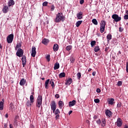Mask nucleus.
Masks as SVG:
<instances>
[{
  "label": "nucleus",
  "mask_w": 128,
  "mask_h": 128,
  "mask_svg": "<svg viewBox=\"0 0 128 128\" xmlns=\"http://www.w3.org/2000/svg\"><path fill=\"white\" fill-rule=\"evenodd\" d=\"M65 20L66 17L62 15V13L60 12L56 14L54 22H64Z\"/></svg>",
  "instance_id": "1"
},
{
  "label": "nucleus",
  "mask_w": 128,
  "mask_h": 128,
  "mask_svg": "<svg viewBox=\"0 0 128 128\" xmlns=\"http://www.w3.org/2000/svg\"><path fill=\"white\" fill-rule=\"evenodd\" d=\"M42 104V96H39L37 98L36 106L40 108Z\"/></svg>",
  "instance_id": "2"
},
{
  "label": "nucleus",
  "mask_w": 128,
  "mask_h": 128,
  "mask_svg": "<svg viewBox=\"0 0 128 128\" xmlns=\"http://www.w3.org/2000/svg\"><path fill=\"white\" fill-rule=\"evenodd\" d=\"M106 24V22L104 20L101 21V22L100 23V32H102H102H104Z\"/></svg>",
  "instance_id": "3"
},
{
  "label": "nucleus",
  "mask_w": 128,
  "mask_h": 128,
  "mask_svg": "<svg viewBox=\"0 0 128 128\" xmlns=\"http://www.w3.org/2000/svg\"><path fill=\"white\" fill-rule=\"evenodd\" d=\"M48 84H51V86H52V88H54V81H52V80L50 81V79H48L45 82L44 86L46 88H48Z\"/></svg>",
  "instance_id": "4"
},
{
  "label": "nucleus",
  "mask_w": 128,
  "mask_h": 128,
  "mask_svg": "<svg viewBox=\"0 0 128 128\" xmlns=\"http://www.w3.org/2000/svg\"><path fill=\"white\" fill-rule=\"evenodd\" d=\"M112 18L114 20V22H118L121 20L122 18L116 14H114L112 15Z\"/></svg>",
  "instance_id": "5"
},
{
  "label": "nucleus",
  "mask_w": 128,
  "mask_h": 128,
  "mask_svg": "<svg viewBox=\"0 0 128 128\" xmlns=\"http://www.w3.org/2000/svg\"><path fill=\"white\" fill-rule=\"evenodd\" d=\"M7 42L8 44H12L14 40V34H9L6 38Z\"/></svg>",
  "instance_id": "6"
},
{
  "label": "nucleus",
  "mask_w": 128,
  "mask_h": 128,
  "mask_svg": "<svg viewBox=\"0 0 128 128\" xmlns=\"http://www.w3.org/2000/svg\"><path fill=\"white\" fill-rule=\"evenodd\" d=\"M50 106L54 114V112H56V102L52 101Z\"/></svg>",
  "instance_id": "7"
},
{
  "label": "nucleus",
  "mask_w": 128,
  "mask_h": 128,
  "mask_svg": "<svg viewBox=\"0 0 128 128\" xmlns=\"http://www.w3.org/2000/svg\"><path fill=\"white\" fill-rule=\"evenodd\" d=\"M16 56L19 58H22L24 56V50L22 48H18L16 53Z\"/></svg>",
  "instance_id": "8"
},
{
  "label": "nucleus",
  "mask_w": 128,
  "mask_h": 128,
  "mask_svg": "<svg viewBox=\"0 0 128 128\" xmlns=\"http://www.w3.org/2000/svg\"><path fill=\"white\" fill-rule=\"evenodd\" d=\"M116 124L118 128H120V126H122V120L120 118H118Z\"/></svg>",
  "instance_id": "9"
},
{
  "label": "nucleus",
  "mask_w": 128,
  "mask_h": 128,
  "mask_svg": "<svg viewBox=\"0 0 128 128\" xmlns=\"http://www.w3.org/2000/svg\"><path fill=\"white\" fill-rule=\"evenodd\" d=\"M36 48L34 46H32L31 56L32 58H34L36 56Z\"/></svg>",
  "instance_id": "10"
},
{
  "label": "nucleus",
  "mask_w": 128,
  "mask_h": 128,
  "mask_svg": "<svg viewBox=\"0 0 128 128\" xmlns=\"http://www.w3.org/2000/svg\"><path fill=\"white\" fill-rule=\"evenodd\" d=\"M22 64L23 66V68H24V66L26 64V56H23L22 58Z\"/></svg>",
  "instance_id": "11"
},
{
  "label": "nucleus",
  "mask_w": 128,
  "mask_h": 128,
  "mask_svg": "<svg viewBox=\"0 0 128 128\" xmlns=\"http://www.w3.org/2000/svg\"><path fill=\"white\" fill-rule=\"evenodd\" d=\"M82 16H83L82 12H80L77 13L76 17H77L78 20H82Z\"/></svg>",
  "instance_id": "12"
},
{
  "label": "nucleus",
  "mask_w": 128,
  "mask_h": 128,
  "mask_svg": "<svg viewBox=\"0 0 128 128\" xmlns=\"http://www.w3.org/2000/svg\"><path fill=\"white\" fill-rule=\"evenodd\" d=\"M106 116H108V118H110V116H112V112H111L110 110H108L106 111Z\"/></svg>",
  "instance_id": "13"
},
{
  "label": "nucleus",
  "mask_w": 128,
  "mask_h": 128,
  "mask_svg": "<svg viewBox=\"0 0 128 128\" xmlns=\"http://www.w3.org/2000/svg\"><path fill=\"white\" fill-rule=\"evenodd\" d=\"M76 100H74L69 102L68 106L70 107L74 106H76Z\"/></svg>",
  "instance_id": "14"
},
{
  "label": "nucleus",
  "mask_w": 128,
  "mask_h": 128,
  "mask_svg": "<svg viewBox=\"0 0 128 128\" xmlns=\"http://www.w3.org/2000/svg\"><path fill=\"white\" fill-rule=\"evenodd\" d=\"M72 82V78H69L66 80L65 84H66V86H70Z\"/></svg>",
  "instance_id": "15"
},
{
  "label": "nucleus",
  "mask_w": 128,
  "mask_h": 128,
  "mask_svg": "<svg viewBox=\"0 0 128 128\" xmlns=\"http://www.w3.org/2000/svg\"><path fill=\"white\" fill-rule=\"evenodd\" d=\"M2 12H4V14H6V12H8V6H4V7L2 9Z\"/></svg>",
  "instance_id": "16"
},
{
  "label": "nucleus",
  "mask_w": 128,
  "mask_h": 128,
  "mask_svg": "<svg viewBox=\"0 0 128 128\" xmlns=\"http://www.w3.org/2000/svg\"><path fill=\"white\" fill-rule=\"evenodd\" d=\"M26 80H24V78H22L20 82V86H24L26 84Z\"/></svg>",
  "instance_id": "17"
},
{
  "label": "nucleus",
  "mask_w": 128,
  "mask_h": 128,
  "mask_svg": "<svg viewBox=\"0 0 128 128\" xmlns=\"http://www.w3.org/2000/svg\"><path fill=\"white\" fill-rule=\"evenodd\" d=\"M53 50L54 52H58V44H54Z\"/></svg>",
  "instance_id": "18"
},
{
  "label": "nucleus",
  "mask_w": 128,
  "mask_h": 128,
  "mask_svg": "<svg viewBox=\"0 0 128 128\" xmlns=\"http://www.w3.org/2000/svg\"><path fill=\"white\" fill-rule=\"evenodd\" d=\"M114 98H111L108 100V104H109L112 105L114 104Z\"/></svg>",
  "instance_id": "19"
},
{
  "label": "nucleus",
  "mask_w": 128,
  "mask_h": 128,
  "mask_svg": "<svg viewBox=\"0 0 128 128\" xmlns=\"http://www.w3.org/2000/svg\"><path fill=\"white\" fill-rule=\"evenodd\" d=\"M58 106H59V108H62V106H64V102H62V100H60L58 102Z\"/></svg>",
  "instance_id": "20"
},
{
  "label": "nucleus",
  "mask_w": 128,
  "mask_h": 128,
  "mask_svg": "<svg viewBox=\"0 0 128 128\" xmlns=\"http://www.w3.org/2000/svg\"><path fill=\"white\" fill-rule=\"evenodd\" d=\"M14 0H10L8 2V6H14Z\"/></svg>",
  "instance_id": "21"
},
{
  "label": "nucleus",
  "mask_w": 128,
  "mask_h": 128,
  "mask_svg": "<svg viewBox=\"0 0 128 128\" xmlns=\"http://www.w3.org/2000/svg\"><path fill=\"white\" fill-rule=\"evenodd\" d=\"M106 118L102 119V126L103 128H104V126H106Z\"/></svg>",
  "instance_id": "22"
},
{
  "label": "nucleus",
  "mask_w": 128,
  "mask_h": 128,
  "mask_svg": "<svg viewBox=\"0 0 128 128\" xmlns=\"http://www.w3.org/2000/svg\"><path fill=\"white\" fill-rule=\"evenodd\" d=\"M54 70H58V68H60V64L56 62L54 64Z\"/></svg>",
  "instance_id": "23"
},
{
  "label": "nucleus",
  "mask_w": 128,
  "mask_h": 128,
  "mask_svg": "<svg viewBox=\"0 0 128 128\" xmlns=\"http://www.w3.org/2000/svg\"><path fill=\"white\" fill-rule=\"evenodd\" d=\"M48 40L46 38H44L43 40H42V43L44 44H48Z\"/></svg>",
  "instance_id": "24"
},
{
  "label": "nucleus",
  "mask_w": 128,
  "mask_h": 128,
  "mask_svg": "<svg viewBox=\"0 0 128 128\" xmlns=\"http://www.w3.org/2000/svg\"><path fill=\"white\" fill-rule=\"evenodd\" d=\"M82 20H78L76 22V26L78 28L80 24H82Z\"/></svg>",
  "instance_id": "25"
},
{
  "label": "nucleus",
  "mask_w": 128,
  "mask_h": 128,
  "mask_svg": "<svg viewBox=\"0 0 128 128\" xmlns=\"http://www.w3.org/2000/svg\"><path fill=\"white\" fill-rule=\"evenodd\" d=\"M30 102H32V104H34V96L32 95L30 96Z\"/></svg>",
  "instance_id": "26"
},
{
  "label": "nucleus",
  "mask_w": 128,
  "mask_h": 128,
  "mask_svg": "<svg viewBox=\"0 0 128 128\" xmlns=\"http://www.w3.org/2000/svg\"><path fill=\"white\" fill-rule=\"evenodd\" d=\"M66 76V73L64 72H61L59 74V78H64Z\"/></svg>",
  "instance_id": "27"
},
{
  "label": "nucleus",
  "mask_w": 128,
  "mask_h": 128,
  "mask_svg": "<svg viewBox=\"0 0 128 128\" xmlns=\"http://www.w3.org/2000/svg\"><path fill=\"white\" fill-rule=\"evenodd\" d=\"M4 110V102H0V110Z\"/></svg>",
  "instance_id": "28"
},
{
  "label": "nucleus",
  "mask_w": 128,
  "mask_h": 128,
  "mask_svg": "<svg viewBox=\"0 0 128 128\" xmlns=\"http://www.w3.org/2000/svg\"><path fill=\"white\" fill-rule=\"evenodd\" d=\"M92 22L94 24H95V26H98V20L94 18L92 20Z\"/></svg>",
  "instance_id": "29"
},
{
  "label": "nucleus",
  "mask_w": 128,
  "mask_h": 128,
  "mask_svg": "<svg viewBox=\"0 0 128 128\" xmlns=\"http://www.w3.org/2000/svg\"><path fill=\"white\" fill-rule=\"evenodd\" d=\"M22 48V44L20 43L17 44L16 47L15 48L16 50H18V48Z\"/></svg>",
  "instance_id": "30"
},
{
  "label": "nucleus",
  "mask_w": 128,
  "mask_h": 128,
  "mask_svg": "<svg viewBox=\"0 0 128 128\" xmlns=\"http://www.w3.org/2000/svg\"><path fill=\"white\" fill-rule=\"evenodd\" d=\"M96 40H92L90 42V44H91L92 48H94V46H96Z\"/></svg>",
  "instance_id": "31"
},
{
  "label": "nucleus",
  "mask_w": 128,
  "mask_h": 128,
  "mask_svg": "<svg viewBox=\"0 0 128 128\" xmlns=\"http://www.w3.org/2000/svg\"><path fill=\"white\" fill-rule=\"evenodd\" d=\"M32 103L30 101L28 100L27 102H26V105L27 106H32Z\"/></svg>",
  "instance_id": "32"
},
{
  "label": "nucleus",
  "mask_w": 128,
  "mask_h": 128,
  "mask_svg": "<svg viewBox=\"0 0 128 128\" xmlns=\"http://www.w3.org/2000/svg\"><path fill=\"white\" fill-rule=\"evenodd\" d=\"M99 50H100V47L98 46H95V48H94V51L96 52H98Z\"/></svg>",
  "instance_id": "33"
},
{
  "label": "nucleus",
  "mask_w": 128,
  "mask_h": 128,
  "mask_svg": "<svg viewBox=\"0 0 128 128\" xmlns=\"http://www.w3.org/2000/svg\"><path fill=\"white\" fill-rule=\"evenodd\" d=\"M14 104H12V102H11L10 104V110H14Z\"/></svg>",
  "instance_id": "34"
},
{
  "label": "nucleus",
  "mask_w": 128,
  "mask_h": 128,
  "mask_svg": "<svg viewBox=\"0 0 128 128\" xmlns=\"http://www.w3.org/2000/svg\"><path fill=\"white\" fill-rule=\"evenodd\" d=\"M60 114V110L57 108L56 110V111H54V114L58 115V114Z\"/></svg>",
  "instance_id": "35"
},
{
  "label": "nucleus",
  "mask_w": 128,
  "mask_h": 128,
  "mask_svg": "<svg viewBox=\"0 0 128 128\" xmlns=\"http://www.w3.org/2000/svg\"><path fill=\"white\" fill-rule=\"evenodd\" d=\"M72 48V46H68L66 47V50L68 51V50H70Z\"/></svg>",
  "instance_id": "36"
},
{
  "label": "nucleus",
  "mask_w": 128,
  "mask_h": 128,
  "mask_svg": "<svg viewBox=\"0 0 128 128\" xmlns=\"http://www.w3.org/2000/svg\"><path fill=\"white\" fill-rule=\"evenodd\" d=\"M106 38L108 40H112V34H108L106 36Z\"/></svg>",
  "instance_id": "37"
},
{
  "label": "nucleus",
  "mask_w": 128,
  "mask_h": 128,
  "mask_svg": "<svg viewBox=\"0 0 128 128\" xmlns=\"http://www.w3.org/2000/svg\"><path fill=\"white\" fill-rule=\"evenodd\" d=\"M46 59L48 62H50V56L47 55L46 56Z\"/></svg>",
  "instance_id": "38"
},
{
  "label": "nucleus",
  "mask_w": 128,
  "mask_h": 128,
  "mask_svg": "<svg viewBox=\"0 0 128 128\" xmlns=\"http://www.w3.org/2000/svg\"><path fill=\"white\" fill-rule=\"evenodd\" d=\"M76 75L78 80H80V78L82 76V74H80V72H78Z\"/></svg>",
  "instance_id": "39"
},
{
  "label": "nucleus",
  "mask_w": 128,
  "mask_h": 128,
  "mask_svg": "<svg viewBox=\"0 0 128 128\" xmlns=\"http://www.w3.org/2000/svg\"><path fill=\"white\" fill-rule=\"evenodd\" d=\"M118 86H122V81H118Z\"/></svg>",
  "instance_id": "40"
},
{
  "label": "nucleus",
  "mask_w": 128,
  "mask_h": 128,
  "mask_svg": "<svg viewBox=\"0 0 128 128\" xmlns=\"http://www.w3.org/2000/svg\"><path fill=\"white\" fill-rule=\"evenodd\" d=\"M48 2H44L42 4L43 6H48Z\"/></svg>",
  "instance_id": "41"
},
{
  "label": "nucleus",
  "mask_w": 128,
  "mask_h": 128,
  "mask_svg": "<svg viewBox=\"0 0 128 128\" xmlns=\"http://www.w3.org/2000/svg\"><path fill=\"white\" fill-rule=\"evenodd\" d=\"M70 60L71 62H72V63L74 62V60H75L74 58L72 57V58H70Z\"/></svg>",
  "instance_id": "42"
},
{
  "label": "nucleus",
  "mask_w": 128,
  "mask_h": 128,
  "mask_svg": "<svg viewBox=\"0 0 128 128\" xmlns=\"http://www.w3.org/2000/svg\"><path fill=\"white\" fill-rule=\"evenodd\" d=\"M94 102H96V104H98V102H100V99H98V98L95 99L94 100Z\"/></svg>",
  "instance_id": "43"
},
{
  "label": "nucleus",
  "mask_w": 128,
  "mask_h": 128,
  "mask_svg": "<svg viewBox=\"0 0 128 128\" xmlns=\"http://www.w3.org/2000/svg\"><path fill=\"white\" fill-rule=\"evenodd\" d=\"M54 8H55L54 6L52 5V6H51V10H52V12L54 11Z\"/></svg>",
  "instance_id": "44"
},
{
  "label": "nucleus",
  "mask_w": 128,
  "mask_h": 128,
  "mask_svg": "<svg viewBox=\"0 0 128 128\" xmlns=\"http://www.w3.org/2000/svg\"><path fill=\"white\" fill-rule=\"evenodd\" d=\"M124 20H128V14H126L124 16Z\"/></svg>",
  "instance_id": "45"
},
{
  "label": "nucleus",
  "mask_w": 128,
  "mask_h": 128,
  "mask_svg": "<svg viewBox=\"0 0 128 128\" xmlns=\"http://www.w3.org/2000/svg\"><path fill=\"white\" fill-rule=\"evenodd\" d=\"M120 106H122V103L119 102L117 104V107L118 108H120Z\"/></svg>",
  "instance_id": "46"
},
{
  "label": "nucleus",
  "mask_w": 128,
  "mask_h": 128,
  "mask_svg": "<svg viewBox=\"0 0 128 128\" xmlns=\"http://www.w3.org/2000/svg\"><path fill=\"white\" fill-rule=\"evenodd\" d=\"M96 92H98V94H100V88H97L96 90Z\"/></svg>",
  "instance_id": "47"
},
{
  "label": "nucleus",
  "mask_w": 128,
  "mask_h": 128,
  "mask_svg": "<svg viewBox=\"0 0 128 128\" xmlns=\"http://www.w3.org/2000/svg\"><path fill=\"white\" fill-rule=\"evenodd\" d=\"M55 98H60V95H59L58 94H56L55 95Z\"/></svg>",
  "instance_id": "48"
},
{
  "label": "nucleus",
  "mask_w": 128,
  "mask_h": 128,
  "mask_svg": "<svg viewBox=\"0 0 128 128\" xmlns=\"http://www.w3.org/2000/svg\"><path fill=\"white\" fill-rule=\"evenodd\" d=\"M96 122H97V124H100V120L99 119L98 120L96 121Z\"/></svg>",
  "instance_id": "49"
},
{
  "label": "nucleus",
  "mask_w": 128,
  "mask_h": 128,
  "mask_svg": "<svg viewBox=\"0 0 128 128\" xmlns=\"http://www.w3.org/2000/svg\"><path fill=\"white\" fill-rule=\"evenodd\" d=\"M59 118H60V114L56 115V120H58Z\"/></svg>",
  "instance_id": "50"
},
{
  "label": "nucleus",
  "mask_w": 128,
  "mask_h": 128,
  "mask_svg": "<svg viewBox=\"0 0 128 128\" xmlns=\"http://www.w3.org/2000/svg\"><path fill=\"white\" fill-rule=\"evenodd\" d=\"M84 0H80V4H84Z\"/></svg>",
  "instance_id": "51"
},
{
  "label": "nucleus",
  "mask_w": 128,
  "mask_h": 128,
  "mask_svg": "<svg viewBox=\"0 0 128 128\" xmlns=\"http://www.w3.org/2000/svg\"><path fill=\"white\" fill-rule=\"evenodd\" d=\"M119 30L120 32H122L124 30V28H120Z\"/></svg>",
  "instance_id": "52"
},
{
  "label": "nucleus",
  "mask_w": 128,
  "mask_h": 128,
  "mask_svg": "<svg viewBox=\"0 0 128 128\" xmlns=\"http://www.w3.org/2000/svg\"><path fill=\"white\" fill-rule=\"evenodd\" d=\"M72 113V110H70L68 112V114L70 116Z\"/></svg>",
  "instance_id": "53"
},
{
  "label": "nucleus",
  "mask_w": 128,
  "mask_h": 128,
  "mask_svg": "<svg viewBox=\"0 0 128 128\" xmlns=\"http://www.w3.org/2000/svg\"><path fill=\"white\" fill-rule=\"evenodd\" d=\"M96 72H92V76H96Z\"/></svg>",
  "instance_id": "54"
},
{
  "label": "nucleus",
  "mask_w": 128,
  "mask_h": 128,
  "mask_svg": "<svg viewBox=\"0 0 128 128\" xmlns=\"http://www.w3.org/2000/svg\"><path fill=\"white\" fill-rule=\"evenodd\" d=\"M94 120H96V118H98V116H94Z\"/></svg>",
  "instance_id": "55"
},
{
  "label": "nucleus",
  "mask_w": 128,
  "mask_h": 128,
  "mask_svg": "<svg viewBox=\"0 0 128 128\" xmlns=\"http://www.w3.org/2000/svg\"><path fill=\"white\" fill-rule=\"evenodd\" d=\"M10 128H14V126H12V124H10Z\"/></svg>",
  "instance_id": "56"
},
{
  "label": "nucleus",
  "mask_w": 128,
  "mask_h": 128,
  "mask_svg": "<svg viewBox=\"0 0 128 128\" xmlns=\"http://www.w3.org/2000/svg\"><path fill=\"white\" fill-rule=\"evenodd\" d=\"M5 116H6V118H8V114H6Z\"/></svg>",
  "instance_id": "57"
},
{
  "label": "nucleus",
  "mask_w": 128,
  "mask_h": 128,
  "mask_svg": "<svg viewBox=\"0 0 128 128\" xmlns=\"http://www.w3.org/2000/svg\"><path fill=\"white\" fill-rule=\"evenodd\" d=\"M124 128H128V126H126H126H124Z\"/></svg>",
  "instance_id": "58"
},
{
  "label": "nucleus",
  "mask_w": 128,
  "mask_h": 128,
  "mask_svg": "<svg viewBox=\"0 0 128 128\" xmlns=\"http://www.w3.org/2000/svg\"><path fill=\"white\" fill-rule=\"evenodd\" d=\"M0 48H2V44H0Z\"/></svg>",
  "instance_id": "59"
},
{
  "label": "nucleus",
  "mask_w": 128,
  "mask_h": 128,
  "mask_svg": "<svg viewBox=\"0 0 128 128\" xmlns=\"http://www.w3.org/2000/svg\"><path fill=\"white\" fill-rule=\"evenodd\" d=\"M90 70H92V68H89L88 72H90Z\"/></svg>",
  "instance_id": "60"
},
{
  "label": "nucleus",
  "mask_w": 128,
  "mask_h": 128,
  "mask_svg": "<svg viewBox=\"0 0 128 128\" xmlns=\"http://www.w3.org/2000/svg\"><path fill=\"white\" fill-rule=\"evenodd\" d=\"M119 54H122V52H120V51L118 52Z\"/></svg>",
  "instance_id": "61"
},
{
  "label": "nucleus",
  "mask_w": 128,
  "mask_h": 128,
  "mask_svg": "<svg viewBox=\"0 0 128 128\" xmlns=\"http://www.w3.org/2000/svg\"><path fill=\"white\" fill-rule=\"evenodd\" d=\"M42 80H44V78H42Z\"/></svg>",
  "instance_id": "62"
}]
</instances>
